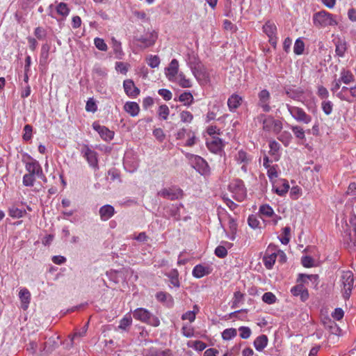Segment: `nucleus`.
Instances as JSON below:
<instances>
[{
	"label": "nucleus",
	"mask_w": 356,
	"mask_h": 356,
	"mask_svg": "<svg viewBox=\"0 0 356 356\" xmlns=\"http://www.w3.org/2000/svg\"><path fill=\"white\" fill-rule=\"evenodd\" d=\"M262 300L267 304H273L275 302L276 297L273 293L266 292L263 295Z\"/></svg>",
	"instance_id": "42"
},
{
	"label": "nucleus",
	"mask_w": 356,
	"mask_h": 356,
	"mask_svg": "<svg viewBox=\"0 0 356 356\" xmlns=\"http://www.w3.org/2000/svg\"><path fill=\"white\" fill-rule=\"evenodd\" d=\"M157 195L170 200H176L181 198L184 193L183 191L179 188L170 187L161 189L158 192Z\"/></svg>",
	"instance_id": "9"
},
{
	"label": "nucleus",
	"mask_w": 356,
	"mask_h": 356,
	"mask_svg": "<svg viewBox=\"0 0 356 356\" xmlns=\"http://www.w3.org/2000/svg\"><path fill=\"white\" fill-rule=\"evenodd\" d=\"M170 350H151L146 356H169Z\"/></svg>",
	"instance_id": "54"
},
{
	"label": "nucleus",
	"mask_w": 356,
	"mask_h": 356,
	"mask_svg": "<svg viewBox=\"0 0 356 356\" xmlns=\"http://www.w3.org/2000/svg\"><path fill=\"white\" fill-rule=\"evenodd\" d=\"M26 170L27 173L24 175V185L33 186L36 177L42 175V170L39 163L31 160L26 163Z\"/></svg>",
	"instance_id": "2"
},
{
	"label": "nucleus",
	"mask_w": 356,
	"mask_h": 356,
	"mask_svg": "<svg viewBox=\"0 0 356 356\" xmlns=\"http://www.w3.org/2000/svg\"><path fill=\"white\" fill-rule=\"evenodd\" d=\"M237 334L236 330L234 328H229L225 330L222 333V337L225 340H229L234 337Z\"/></svg>",
	"instance_id": "38"
},
{
	"label": "nucleus",
	"mask_w": 356,
	"mask_h": 356,
	"mask_svg": "<svg viewBox=\"0 0 356 356\" xmlns=\"http://www.w3.org/2000/svg\"><path fill=\"white\" fill-rule=\"evenodd\" d=\"M9 216L13 218H19L22 216V211L15 206L10 207Z\"/></svg>",
	"instance_id": "39"
},
{
	"label": "nucleus",
	"mask_w": 356,
	"mask_h": 356,
	"mask_svg": "<svg viewBox=\"0 0 356 356\" xmlns=\"http://www.w3.org/2000/svg\"><path fill=\"white\" fill-rule=\"evenodd\" d=\"M337 96L341 100L353 102L356 99V84L350 88L342 87Z\"/></svg>",
	"instance_id": "12"
},
{
	"label": "nucleus",
	"mask_w": 356,
	"mask_h": 356,
	"mask_svg": "<svg viewBox=\"0 0 356 356\" xmlns=\"http://www.w3.org/2000/svg\"><path fill=\"white\" fill-rule=\"evenodd\" d=\"M353 218L350 220L352 229L344 232L343 240L348 245L352 244L356 246V205L353 208Z\"/></svg>",
	"instance_id": "7"
},
{
	"label": "nucleus",
	"mask_w": 356,
	"mask_h": 356,
	"mask_svg": "<svg viewBox=\"0 0 356 356\" xmlns=\"http://www.w3.org/2000/svg\"><path fill=\"white\" fill-rule=\"evenodd\" d=\"M56 11L58 14L63 17H66L70 13V9L67 7V5L65 3L60 2L56 6Z\"/></svg>",
	"instance_id": "34"
},
{
	"label": "nucleus",
	"mask_w": 356,
	"mask_h": 356,
	"mask_svg": "<svg viewBox=\"0 0 356 356\" xmlns=\"http://www.w3.org/2000/svg\"><path fill=\"white\" fill-rule=\"evenodd\" d=\"M123 86L125 93L131 97H136L140 94V90L135 86L131 79L124 81Z\"/></svg>",
	"instance_id": "17"
},
{
	"label": "nucleus",
	"mask_w": 356,
	"mask_h": 356,
	"mask_svg": "<svg viewBox=\"0 0 356 356\" xmlns=\"http://www.w3.org/2000/svg\"><path fill=\"white\" fill-rule=\"evenodd\" d=\"M321 106L323 112L326 115H330L332 113L333 104L330 101H323Z\"/></svg>",
	"instance_id": "44"
},
{
	"label": "nucleus",
	"mask_w": 356,
	"mask_h": 356,
	"mask_svg": "<svg viewBox=\"0 0 356 356\" xmlns=\"http://www.w3.org/2000/svg\"><path fill=\"white\" fill-rule=\"evenodd\" d=\"M258 98V106L262 108L263 111L269 112L271 109L269 105L270 100V92L266 89H264L259 92Z\"/></svg>",
	"instance_id": "13"
},
{
	"label": "nucleus",
	"mask_w": 356,
	"mask_h": 356,
	"mask_svg": "<svg viewBox=\"0 0 356 356\" xmlns=\"http://www.w3.org/2000/svg\"><path fill=\"white\" fill-rule=\"evenodd\" d=\"M338 279L337 284L343 297L345 299H348L356 284L353 273L351 270H341L338 275Z\"/></svg>",
	"instance_id": "1"
},
{
	"label": "nucleus",
	"mask_w": 356,
	"mask_h": 356,
	"mask_svg": "<svg viewBox=\"0 0 356 356\" xmlns=\"http://www.w3.org/2000/svg\"><path fill=\"white\" fill-rule=\"evenodd\" d=\"M24 140H29L31 138L32 135V127L29 124L26 125L24 127Z\"/></svg>",
	"instance_id": "56"
},
{
	"label": "nucleus",
	"mask_w": 356,
	"mask_h": 356,
	"mask_svg": "<svg viewBox=\"0 0 356 356\" xmlns=\"http://www.w3.org/2000/svg\"><path fill=\"white\" fill-rule=\"evenodd\" d=\"M292 131L293 132L294 135L300 138L303 139L305 138V131L302 128H301L299 126H293L291 127Z\"/></svg>",
	"instance_id": "46"
},
{
	"label": "nucleus",
	"mask_w": 356,
	"mask_h": 356,
	"mask_svg": "<svg viewBox=\"0 0 356 356\" xmlns=\"http://www.w3.org/2000/svg\"><path fill=\"white\" fill-rule=\"evenodd\" d=\"M255 120L263 124V129L265 131L279 133L282 129V122L275 120L272 116L260 114L255 118Z\"/></svg>",
	"instance_id": "3"
},
{
	"label": "nucleus",
	"mask_w": 356,
	"mask_h": 356,
	"mask_svg": "<svg viewBox=\"0 0 356 356\" xmlns=\"http://www.w3.org/2000/svg\"><path fill=\"white\" fill-rule=\"evenodd\" d=\"M242 103V97L238 95L233 94L227 101V105L230 111H233L238 108Z\"/></svg>",
	"instance_id": "25"
},
{
	"label": "nucleus",
	"mask_w": 356,
	"mask_h": 356,
	"mask_svg": "<svg viewBox=\"0 0 356 356\" xmlns=\"http://www.w3.org/2000/svg\"><path fill=\"white\" fill-rule=\"evenodd\" d=\"M305 49V43L304 42L298 38L296 40L294 47H293V51L297 55H300L303 53Z\"/></svg>",
	"instance_id": "36"
},
{
	"label": "nucleus",
	"mask_w": 356,
	"mask_h": 356,
	"mask_svg": "<svg viewBox=\"0 0 356 356\" xmlns=\"http://www.w3.org/2000/svg\"><path fill=\"white\" fill-rule=\"evenodd\" d=\"M291 291L293 296H300L302 301H305L309 297L308 291L302 284L296 285L291 289Z\"/></svg>",
	"instance_id": "22"
},
{
	"label": "nucleus",
	"mask_w": 356,
	"mask_h": 356,
	"mask_svg": "<svg viewBox=\"0 0 356 356\" xmlns=\"http://www.w3.org/2000/svg\"><path fill=\"white\" fill-rule=\"evenodd\" d=\"M276 167H277V165L276 166L273 165V166H270L269 168H267L268 169L267 174H268V177L270 179L277 177V171Z\"/></svg>",
	"instance_id": "60"
},
{
	"label": "nucleus",
	"mask_w": 356,
	"mask_h": 356,
	"mask_svg": "<svg viewBox=\"0 0 356 356\" xmlns=\"http://www.w3.org/2000/svg\"><path fill=\"white\" fill-rule=\"evenodd\" d=\"M188 65L192 70V65H197L201 63L195 54H188Z\"/></svg>",
	"instance_id": "49"
},
{
	"label": "nucleus",
	"mask_w": 356,
	"mask_h": 356,
	"mask_svg": "<svg viewBox=\"0 0 356 356\" xmlns=\"http://www.w3.org/2000/svg\"><path fill=\"white\" fill-rule=\"evenodd\" d=\"M179 72V63L177 59H172L168 67L165 68V76L170 81H174Z\"/></svg>",
	"instance_id": "15"
},
{
	"label": "nucleus",
	"mask_w": 356,
	"mask_h": 356,
	"mask_svg": "<svg viewBox=\"0 0 356 356\" xmlns=\"http://www.w3.org/2000/svg\"><path fill=\"white\" fill-rule=\"evenodd\" d=\"M158 92L165 100L168 101L172 99V95L169 90L160 89Z\"/></svg>",
	"instance_id": "57"
},
{
	"label": "nucleus",
	"mask_w": 356,
	"mask_h": 356,
	"mask_svg": "<svg viewBox=\"0 0 356 356\" xmlns=\"http://www.w3.org/2000/svg\"><path fill=\"white\" fill-rule=\"evenodd\" d=\"M264 32L269 38V42L271 44L275 45L277 43L276 32L277 26L270 21H268L263 26Z\"/></svg>",
	"instance_id": "14"
},
{
	"label": "nucleus",
	"mask_w": 356,
	"mask_h": 356,
	"mask_svg": "<svg viewBox=\"0 0 356 356\" xmlns=\"http://www.w3.org/2000/svg\"><path fill=\"white\" fill-rule=\"evenodd\" d=\"M182 320H188L190 322H193L195 319V313L193 311H188L184 314L181 316Z\"/></svg>",
	"instance_id": "59"
},
{
	"label": "nucleus",
	"mask_w": 356,
	"mask_h": 356,
	"mask_svg": "<svg viewBox=\"0 0 356 356\" xmlns=\"http://www.w3.org/2000/svg\"><path fill=\"white\" fill-rule=\"evenodd\" d=\"M286 108L291 116L298 122L305 124H308L311 122V116L307 115L302 108L298 106H291L289 104H286Z\"/></svg>",
	"instance_id": "8"
},
{
	"label": "nucleus",
	"mask_w": 356,
	"mask_h": 356,
	"mask_svg": "<svg viewBox=\"0 0 356 356\" xmlns=\"http://www.w3.org/2000/svg\"><path fill=\"white\" fill-rule=\"evenodd\" d=\"M317 93L321 99H326L329 96L328 90L323 86H318Z\"/></svg>",
	"instance_id": "58"
},
{
	"label": "nucleus",
	"mask_w": 356,
	"mask_h": 356,
	"mask_svg": "<svg viewBox=\"0 0 356 356\" xmlns=\"http://www.w3.org/2000/svg\"><path fill=\"white\" fill-rule=\"evenodd\" d=\"M191 71L200 83L205 84L209 81V74L206 67L202 63L197 65H192Z\"/></svg>",
	"instance_id": "10"
},
{
	"label": "nucleus",
	"mask_w": 356,
	"mask_h": 356,
	"mask_svg": "<svg viewBox=\"0 0 356 356\" xmlns=\"http://www.w3.org/2000/svg\"><path fill=\"white\" fill-rule=\"evenodd\" d=\"M260 213L266 217H271L274 214L273 209L267 204H264L260 207Z\"/></svg>",
	"instance_id": "37"
},
{
	"label": "nucleus",
	"mask_w": 356,
	"mask_h": 356,
	"mask_svg": "<svg viewBox=\"0 0 356 356\" xmlns=\"http://www.w3.org/2000/svg\"><path fill=\"white\" fill-rule=\"evenodd\" d=\"M207 145L211 152L218 153L222 150L223 143L220 138L213 136L211 140L207 141Z\"/></svg>",
	"instance_id": "18"
},
{
	"label": "nucleus",
	"mask_w": 356,
	"mask_h": 356,
	"mask_svg": "<svg viewBox=\"0 0 356 356\" xmlns=\"http://www.w3.org/2000/svg\"><path fill=\"white\" fill-rule=\"evenodd\" d=\"M134 318L142 322L157 327L160 321L158 318L153 316L149 312L143 308L136 309L133 314Z\"/></svg>",
	"instance_id": "4"
},
{
	"label": "nucleus",
	"mask_w": 356,
	"mask_h": 356,
	"mask_svg": "<svg viewBox=\"0 0 356 356\" xmlns=\"http://www.w3.org/2000/svg\"><path fill=\"white\" fill-rule=\"evenodd\" d=\"M212 269L209 266L202 264L196 265L193 269V275L196 278H201L205 275H209Z\"/></svg>",
	"instance_id": "19"
},
{
	"label": "nucleus",
	"mask_w": 356,
	"mask_h": 356,
	"mask_svg": "<svg viewBox=\"0 0 356 356\" xmlns=\"http://www.w3.org/2000/svg\"><path fill=\"white\" fill-rule=\"evenodd\" d=\"M304 93V90L301 88L298 89H287L286 90V94L288 95L289 97L294 99L298 100Z\"/></svg>",
	"instance_id": "32"
},
{
	"label": "nucleus",
	"mask_w": 356,
	"mask_h": 356,
	"mask_svg": "<svg viewBox=\"0 0 356 356\" xmlns=\"http://www.w3.org/2000/svg\"><path fill=\"white\" fill-rule=\"evenodd\" d=\"M313 20L314 25L318 27H325L337 24V22L332 18V15L325 11H321L316 13L314 15Z\"/></svg>",
	"instance_id": "6"
},
{
	"label": "nucleus",
	"mask_w": 356,
	"mask_h": 356,
	"mask_svg": "<svg viewBox=\"0 0 356 356\" xmlns=\"http://www.w3.org/2000/svg\"><path fill=\"white\" fill-rule=\"evenodd\" d=\"M138 41H140L145 47H147L153 45L154 44L155 40L153 38V36H151L150 38H145L141 37L138 39Z\"/></svg>",
	"instance_id": "55"
},
{
	"label": "nucleus",
	"mask_w": 356,
	"mask_h": 356,
	"mask_svg": "<svg viewBox=\"0 0 356 356\" xmlns=\"http://www.w3.org/2000/svg\"><path fill=\"white\" fill-rule=\"evenodd\" d=\"M131 321H132L131 316H125L120 321L119 328L122 330H125L128 326L131 325Z\"/></svg>",
	"instance_id": "51"
},
{
	"label": "nucleus",
	"mask_w": 356,
	"mask_h": 356,
	"mask_svg": "<svg viewBox=\"0 0 356 356\" xmlns=\"http://www.w3.org/2000/svg\"><path fill=\"white\" fill-rule=\"evenodd\" d=\"M124 109L127 113L133 117L138 115L140 111V107L138 104L134 102H126L124 105Z\"/></svg>",
	"instance_id": "24"
},
{
	"label": "nucleus",
	"mask_w": 356,
	"mask_h": 356,
	"mask_svg": "<svg viewBox=\"0 0 356 356\" xmlns=\"http://www.w3.org/2000/svg\"><path fill=\"white\" fill-rule=\"evenodd\" d=\"M94 43L95 47L101 51H106L108 49L107 44L105 43L104 40L99 38H96L94 40Z\"/></svg>",
	"instance_id": "43"
},
{
	"label": "nucleus",
	"mask_w": 356,
	"mask_h": 356,
	"mask_svg": "<svg viewBox=\"0 0 356 356\" xmlns=\"http://www.w3.org/2000/svg\"><path fill=\"white\" fill-rule=\"evenodd\" d=\"M236 160L238 164L241 165V170L243 172H247V165L250 162V159L248 156L246 152L243 151H239L238 152L237 154L236 155Z\"/></svg>",
	"instance_id": "21"
},
{
	"label": "nucleus",
	"mask_w": 356,
	"mask_h": 356,
	"mask_svg": "<svg viewBox=\"0 0 356 356\" xmlns=\"http://www.w3.org/2000/svg\"><path fill=\"white\" fill-rule=\"evenodd\" d=\"M180 118L183 122H188L189 123L193 120V116L191 112L187 111H184L181 112V113H180Z\"/></svg>",
	"instance_id": "45"
},
{
	"label": "nucleus",
	"mask_w": 356,
	"mask_h": 356,
	"mask_svg": "<svg viewBox=\"0 0 356 356\" xmlns=\"http://www.w3.org/2000/svg\"><path fill=\"white\" fill-rule=\"evenodd\" d=\"M240 332V337L243 339H248L251 334V330L248 327H241L238 329Z\"/></svg>",
	"instance_id": "52"
},
{
	"label": "nucleus",
	"mask_w": 356,
	"mask_h": 356,
	"mask_svg": "<svg viewBox=\"0 0 356 356\" xmlns=\"http://www.w3.org/2000/svg\"><path fill=\"white\" fill-rule=\"evenodd\" d=\"M346 193L350 195H356V182L349 184Z\"/></svg>",
	"instance_id": "64"
},
{
	"label": "nucleus",
	"mask_w": 356,
	"mask_h": 356,
	"mask_svg": "<svg viewBox=\"0 0 356 356\" xmlns=\"http://www.w3.org/2000/svg\"><path fill=\"white\" fill-rule=\"evenodd\" d=\"M93 128L99 134V135L104 140H110L113 139L114 133L110 131L106 127L94 124Z\"/></svg>",
	"instance_id": "20"
},
{
	"label": "nucleus",
	"mask_w": 356,
	"mask_h": 356,
	"mask_svg": "<svg viewBox=\"0 0 356 356\" xmlns=\"http://www.w3.org/2000/svg\"><path fill=\"white\" fill-rule=\"evenodd\" d=\"M244 295L240 291H236L234 293V299L232 302V308H236L238 306V304L243 300Z\"/></svg>",
	"instance_id": "40"
},
{
	"label": "nucleus",
	"mask_w": 356,
	"mask_h": 356,
	"mask_svg": "<svg viewBox=\"0 0 356 356\" xmlns=\"http://www.w3.org/2000/svg\"><path fill=\"white\" fill-rule=\"evenodd\" d=\"M81 152L89 165L95 169H98L97 153L86 145L82 146Z\"/></svg>",
	"instance_id": "11"
},
{
	"label": "nucleus",
	"mask_w": 356,
	"mask_h": 356,
	"mask_svg": "<svg viewBox=\"0 0 356 356\" xmlns=\"http://www.w3.org/2000/svg\"><path fill=\"white\" fill-rule=\"evenodd\" d=\"M336 54L340 56L343 57L345 54V52L346 51L347 47H346V42L341 39H338L336 42Z\"/></svg>",
	"instance_id": "30"
},
{
	"label": "nucleus",
	"mask_w": 356,
	"mask_h": 356,
	"mask_svg": "<svg viewBox=\"0 0 356 356\" xmlns=\"http://www.w3.org/2000/svg\"><path fill=\"white\" fill-rule=\"evenodd\" d=\"M215 254L219 258H224L227 254V250L224 246L219 245L216 248Z\"/></svg>",
	"instance_id": "48"
},
{
	"label": "nucleus",
	"mask_w": 356,
	"mask_h": 356,
	"mask_svg": "<svg viewBox=\"0 0 356 356\" xmlns=\"http://www.w3.org/2000/svg\"><path fill=\"white\" fill-rule=\"evenodd\" d=\"M160 63V58L157 56H150L149 58L147 59V64L151 67H156L159 66Z\"/></svg>",
	"instance_id": "47"
},
{
	"label": "nucleus",
	"mask_w": 356,
	"mask_h": 356,
	"mask_svg": "<svg viewBox=\"0 0 356 356\" xmlns=\"http://www.w3.org/2000/svg\"><path fill=\"white\" fill-rule=\"evenodd\" d=\"M229 191L232 193V197L238 202H242L246 197V189L243 181L240 179L233 180L229 184Z\"/></svg>",
	"instance_id": "5"
},
{
	"label": "nucleus",
	"mask_w": 356,
	"mask_h": 356,
	"mask_svg": "<svg viewBox=\"0 0 356 356\" xmlns=\"http://www.w3.org/2000/svg\"><path fill=\"white\" fill-rule=\"evenodd\" d=\"M86 110L90 112H95L97 111V105L92 99H89L87 101Z\"/></svg>",
	"instance_id": "53"
},
{
	"label": "nucleus",
	"mask_w": 356,
	"mask_h": 356,
	"mask_svg": "<svg viewBox=\"0 0 356 356\" xmlns=\"http://www.w3.org/2000/svg\"><path fill=\"white\" fill-rule=\"evenodd\" d=\"M192 347L197 350L202 351L206 348V344L201 341H195L193 342Z\"/></svg>",
	"instance_id": "63"
},
{
	"label": "nucleus",
	"mask_w": 356,
	"mask_h": 356,
	"mask_svg": "<svg viewBox=\"0 0 356 356\" xmlns=\"http://www.w3.org/2000/svg\"><path fill=\"white\" fill-rule=\"evenodd\" d=\"M289 189V182L285 179L277 180L273 183V191L280 196L285 195Z\"/></svg>",
	"instance_id": "16"
},
{
	"label": "nucleus",
	"mask_w": 356,
	"mask_h": 356,
	"mask_svg": "<svg viewBox=\"0 0 356 356\" xmlns=\"http://www.w3.org/2000/svg\"><path fill=\"white\" fill-rule=\"evenodd\" d=\"M179 101L182 102L184 106H188L193 104L194 98L190 92H184L179 95Z\"/></svg>",
	"instance_id": "31"
},
{
	"label": "nucleus",
	"mask_w": 356,
	"mask_h": 356,
	"mask_svg": "<svg viewBox=\"0 0 356 356\" xmlns=\"http://www.w3.org/2000/svg\"><path fill=\"white\" fill-rule=\"evenodd\" d=\"M40 341V339L38 337L34 336L33 338L30 337L29 335V343L26 344V351L30 354H35L38 349V343Z\"/></svg>",
	"instance_id": "27"
},
{
	"label": "nucleus",
	"mask_w": 356,
	"mask_h": 356,
	"mask_svg": "<svg viewBox=\"0 0 356 356\" xmlns=\"http://www.w3.org/2000/svg\"><path fill=\"white\" fill-rule=\"evenodd\" d=\"M114 212V208L109 204L102 207L99 209L101 219L104 221L110 219L113 216Z\"/></svg>",
	"instance_id": "23"
},
{
	"label": "nucleus",
	"mask_w": 356,
	"mask_h": 356,
	"mask_svg": "<svg viewBox=\"0 0 356 356\" xmlns=\"http://www.w3.org/2000/svg\"><path fill=\"white\" fill-rule=\"evenodd\" d=\"M268 250H267L264 257V261L265 266L270 269L272 268L273 265L275 262V259L277 257V254L275 252H272L270 254L268 253Z\"/></svg>",
	"instance_id": "29"
},
{
	"label": "nucleus",
	"mask_w": 356,
	"mask_h": 356,
	"mask_svg": "<svg viewBox=\"0 0 356 356\" xmlns=\"http://www.w3.org/2000/svg\"><path fill=\"white\" fill-rule=\"evenodd\" d=\"M173 82L177 83L181 88H191L192 86L191 81L187 79L183 72L179 73Z\"/></svg>",
	"instance_id": "26"
},
{
	"label": "nucleus",
	"mask_w": 356,
	"mask_h": 356,
	"mask_svg": "<svg viewBox=\"0 0 356 356\" xmlns=\"http://www.w3.org/2000/svg\"><path fill=\"white\" fill-rule=\"evenodd\" d=\"M170 113L169 108L167 105H161L159 106L158 114L163 120H167Z\"/></svg>",
	"instance_id": "41"
},
{
	"label": "nucleus",
	"mask_w": 356,
	"mask_h": 356,
	"mask_svg": "<svg viewBox=\"0 0 356 356\" xmlns=\"http://www.w3.org/2000/svg\"><path fill=\"white\" fill-rule=\"evenodd\" d=\"M341 82L348 84L354 81L353 74L348 70H343L341 72V77L339 79Z\"/></svg>",
	"instance_id": "33"
},
{
	"label": "nucleus",
	"mask_w": 356,
	"mask_h": 356,
	"mask_svg": "<svg viewBox=\"0 0 356 356\" xmlns=\"http://www.w3.org/2000/svg\"><path fill=\"white\" fill-rule=\"evenodd\" d=\"M228 225L230 230V233L232 234L231 238L234 239V235L235 234L237 229V224L233 218H229L228 220Z\"/></svg>",
	"instance_id": "50"
},
{
	"label": "nucleus",
	"mask_w": 356,
	"mask_h": 356,
	"mask_svg": "<svg viewBox=\"0 0 356 356\" xmlns=\"http://www.w3.org/2000/svg\"><path fill=\"white\" fill-rule=\"evenodd\" d=\"M268 337L266 335L262 334L256 338L254 341V346L257 350H263L268 344Z\"/></svg>",
	"instance_id": "28"
},
{
	"label": "nucleus",
	"mask_w": 356,
	"mask_h": 356,
	"mask_svg": "<svg viewBox=\"0 0 356 356\" xmlns=\"http://www.w3.org/2000/svg\"><path fill=\"white\" fill-rule=\"evenodd\" d=\"M328 327H329V329H330V332L332 334H339V332L340 331L339 330V327L337 326V325L334 321H332L331 320H329Z\"/></svg>",
	"instance_id": "62"
},
{
	"label": "nucleus",
	"mask_w": 356,
	"mask_h": 356,
	"mask_svg": "<svg viewBox=\"0 0 356 356\" xmlns=\"http://www.w3.org/2000/svg\"><path fill=\"white\" fill-rule=\"evenodd\" d=\"M194 161L195 163L198 167L197 170L203 172L204 171L205 168L208 167L207 163L200 156H194Z\"/></svg>",
	"instance_id": "35"
},
{
	"label": "nucleus",
	"mask_w": 356,
	"mask_h": 356,
	"mask_svg": "<svg viewBox=\"0 0 356 356\" xmlns=\"http://www.w3.org/2000/svg\"><path fill=\"white\" fill-rule=\"evenodd\" d=\"M302 264L303 266L309 268L313 266V259L311 257L309 256H305L302 258Z\"/></svg>",
	"instance_id": "61"
}]
</instances>
